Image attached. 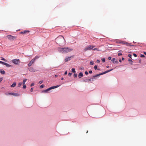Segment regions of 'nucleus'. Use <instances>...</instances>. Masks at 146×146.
<instances>
[{
  "mask_svg": "<svg viewBox=\"0 0 146 146\" xmlns=\"http://www.w3.org/2000/svg\"><path fill=\"white\" fill-rule=\"evenodd\" d=\"M16 85V82H14L13 84L11 86V87H15Z\"/></svg>",
  "mask_w": 146,
  "mask_h": 146,
  "instance_id": "16",
  "label": "nucleus"
},
{
  "mask_svg": "<svg viewBox=\"0 0 146 146\" xmlns=\"http://www.w3.org/2000/svg\"><path fill=\"white\" fill-rule=\"evenodd\" d=\"M89 73L90 74H91L92 73V70H90L89 71Z\"/></svg>",
  "mask_w": 146,
  "mask_h": 146,
  "instance_id": "47",
  "label": "nucleus"
},
{
  "mask_svg": "<svg viewBox=\"0 0 146 146\" xmlns=\"http://www.w3.org/2000/svg\"><path fill=\"white\" fill-rule=\"evenodd\" d=\"M67 71H66L65 73H64V75H66L67 74Z\"/></svg>",
  "mask_w": 146,
  "mask_h": 146,
  "instance_id": "49",
  "label": "nucleus"
},
{
  "mask_svg": "<svg viewBox=\"0 0 146 146\" xmlns=\"http://www.w3.org/2000/svg\"><path fill=\"white\" fill-rule=\"evenodd\" d=\"M119 62H121V59H119Z\"/></svg>",
  "mask_w": 146,
  "mask_h": 146,
  "instance_id": "51",
  "label": "nucleus"
},
{
  "mask_svg": "<svg viewBox=\"0 0 146 146\" xmlns=\"http://www.w3.org/2000/svg\"><path fill=\"white\" fill-rule=\"evenodd\" d=\"M43 82V81H40L39 82V83L40 84H41L42 82Z\"/></svg>",
  "mask_w": 146,
  "mask_h": 146,
  "instance_id": "34",
  "label": "nucleus"
},
{
  "mask_svg": "<svg viewBox=\"0 0 146 146\" xmlns=\"http://www.w3.org/2000/svg\"><path fill=\"white\" fill-rule=\"evenodd\" d=\"M121 41V40H117V41H116V42L117 43L121 44V43H120Z\"/></svg>",
  "mask_w": 146,
  "mask_h": 146,
  "instance_id": "29",
  "label": "nucleus"
},
{
  "mask_svg": "<svg viewBox=\"0 0 146 146\" xmlns=\"http://www.w3.org/2000/svg\"><path fill=\"white\" fill-rule=\"evenodd\" d=\"M29 31H24L21 32L20 33V34H25V33H29Z\"/></svg>",
  "mask_w": 146,
  "mask_h": 146,
  "instance_id": "13",
  "label": "nucleus"
},
{
  "mask_svg": "<svg viewBox=\"0 0 146 146\" xmlns=\"http://www.w3.org/2000/svg\"><path fill=\"white\" fill-rule=\"evenodd\" d=\"M94 68L95 69V70H96L97 69V66H96V65H95L94 66Z\"/></svg>",
  "mask_w": 146,
  "mask_h": 146,
  "instance_id": "32",
  "label": "nucleus"
},
{
  "mask_svg": "<svg viewBox=\"0 0 146 146\" xmlns=\"http://www.w3.org/2000/svg\"><path fill=\"white\" fill-rule=\"evenodd\" d=\"M4 65H5L7 67H9L11 66V65H10L9 64L7 63H6L5 62V63Z\"/></svg>",
  "mask_w": 146,
  "mask_h": 146,
  "instance_id": "19",
  "label": "nucleus"
},
{
  "mask_svg": "<svg viewBox=\"0 0 146 146\" xmlns=\"http://www.w3.org/2000/svg\"><path fill=\"white\" fill-rule=\"evenodd\" d=\"M93 50H98V49L97 48H94L93 49Z\"/></svg>",
  "mask_w": 146,
  "mask_h": 146,
  "instance_id": "33",
  "label": "nucleus"
},
{
  "mask_svg": "<svg viewBox=\"0 0 146 146\" xmlns=\"http://www.w3.org/2000/svg\"><path fill=\"white\" fill-rule=\"evenodd\" d=\"M58 76V75H55V77H57Z\"/></svg>",
  "mask_w": 146,
  "mask_h": 146,
  "instance_id": "50",
  "label": "nucleus"
},
{
  "mask_svg": "<svg viewBox=\"0 0 146 146\" xmlns=\"http://www.w3.org/2000/svg\"><path fill=\"white\" fill-rule=\"evenodd\" d=\"M56 40L57 44H60L63 42V40H65V39L62 36H60L56 38Z\"/></svg>",
  "mask_w": 146,
  "mask_h": 146,
  "instance_id": "2",
  "label": "nucleus"
},
{
  "mask_svg": "<svg viewBox=\"0 0 146 146\" xmlns=\"http://www.w3.org/2000/svg\"><path fill=\"white\" fill-rule=\"evenodd\" d=\"M133 55L135 57H136L137 56V55L135 54H133Z\"/></svg>",
  "mask_w": 146,
  "mask_h": 146,
  "instance_id": "42",
  "label": "nucleus"
},
{
  "mask_svg": "<svg viewBox=\"0 0 146 146\" xmlns=\"http://www.w3.org/2000/svg\"><path fill=\"white\" fill-rule=\"evenodd\" d=\"M0 72L2 74H4L5 73V71L3 69H0Z\"/></svg>",
  "mask_w": 146,
  "mask_h": 146,
  "instance_id": "17",
  "label": "nucleus"
},
{
  "mask_svg": "<svg viewBox=\"0 0 146 146\" xmlns=\"http://www.w3.org/2000/svg\"><path fill=\"white\" fill-rule=\"evenodd\" d=\"M122 55V54L121 52H119L118 54V55L119 56Z\"/></svg>",
  "mask_w": 146,
  "mask_h": 146,
  "instance_id": "28",
  "label": "nucleus"
},
{
  "mask_svg": "<svg viewBox=\"0 0 146 146\" xmlns=\"http://www.w3.org/2000/svg\"><path fill=\"white\" fill-rule=\"evenodd\" d=\"M22 83L21 82H20L18 84V87H20L21 85H22Z\"/></svg>",
  "mask_w": 146,
  "mask_h": 146,
  "instance_id": "23",
  "label": "nucleus"
},
{
  "mask_svg": "<svg viewBox=\"0 0 146 146\" xmlns=\"http://www.w3.org/2000/svg\"><path fill=\"white\" fill-rule=\"evenodd\" d=\"M144 54H146V52H144Z\"/></svg>",
  "mask_w": 146,
  "mask_h": 146,
  "instance_id": "58",
  "label": "nucleus"
},
{
  "mask_svg": "<svg viewBox=\"0 0 146 146\" xmlns=\"http://www.w3.org/2000/svg\"><path fill=\"white\" fill-rule=\"evenodd\" d=\"M85 74L86 75H88V73L87 71H86L85 72Z\"/></svg>",
  "mask_w": 146,
  "mask_h": 146,
  "instance_id": "48",
  "label": "nucleus"
},
{
  "mask_svg": "<svg viewBox=\"0 0 146 146\" xmlns=\"http://www.w3.org/2000/svg\"><path fill=\"white\" fill-rule=\"evenodd\" d=\"M26 85H25V84H23V88L24 89H25V88H26Z\"/></svg>",
  "mask_w": 146,
  "mask_h": 146,
  "instance_id": "35",
  "label": "nucleus"
},
{
  "mask_svg": "<svg viewBox=\"0 0 146 146\" xmlns=\"http://www.w3.org/2000/svg\"><path fill=\"white\" fill-rule=\"evenodd\" d=\"M1 60H4L5 61H6V59H5L4 58H3V57L2 58V59H1Z\"/></svg>",
  "mask_w": 146,
  "mask_h": 146,
  "instance_id": "31",
  "label": "nucleus"
},
{
  "mask_svg": "<svg viewBox=\"0 0 146 146\" xmlns=\"http://www.w3.org/2000/svg\"><path fill=\"white\" fill-rule=\"evenodd\" d=\"M72 72L73 73H75L76 72L75 70V68H73L72 69Z\"/></svg>",
  "mask_w": 146,
  "mask_h": 146,
  "instance_id": "22",
  "label": "nucleus"
},
{
  "mask_svg": "<svg viewBox=\"0 0 146 146\" xmlns=\"http://www.w3.org/2000/svg\"><path fill=\"white\" fill-rule=\"evenodd\" d=\"M88 131H87L86 133H88Z\"/></svg>",
  "mask_w": 146,
  "mask_h": 146,
  "instance_id": "59",
  "label": "nucleus"
},
{
  "mask_svg": "<svg viewBox=\"0 0 146 146\" xmlns=\"http://www.w3.org/2000/svg\"><path fill=\"white\" fill-rule=\"evenodd\" d=\"M58 51L62 53H66L69 52L73 50V49L70 47H59L57 48Z\"/></svg>",
  "mask_w": 146,
  "mask_h": 146,
  "instance_id": "1",
  "label": "nucleus"
},
{
  "mask_svg": "<svg viewBox=\"0 0 146 146\" xmlns=\"http://www.w3.org/2000/svg\"><path fill=\"white\" fill-rule=\"evenodd\" d=\"M113 70V69H111V70H107L106 71L103 72H102V75L103 74H104L106 73H108L110 71H111L112 70Z\"/></svg>",
  "mask_w": 146,
  "mask_h": 146,
  "instance_id": "14",
  "label": "nucleus"
},
{
  "mask_svg": "<svg viewBox=\"0 0 146 146\" xmlns=\"http://www.w3.org/2000/svg\"><path fill=\"white\" fill-rule=\"evenodd\" d=\"M29 70L31 72H35L37 71L36 70L34 69L33 67H30L29 68Z\"/></svg>",
  "mask_w": 146,
  "mask_h": 146,
  "instance_id": "10",
  "label": "nucleus"
},
{
  "mask_svg": "<svg viewBox=\"0 0 146 146\" xmlns=\"http://www.w3.org/2000/svg\"><path fill=\"white\" fill-rule=\"evenodd\" d=\"M39 56H35V57L33 59V60H34V61H35V60L37 59H38V58H39Z\"/></svg>",
  "mask_w": 146,
  "mask_h": 146,
  "instance_id": "20",
  "label": "nucleus"
},
{
  "mask_svg": "<svg viewBox=\"0 0 146 146\" xmlns=\"http://www.w3.org/2000/svg\"><path fill=\"white\" fill-rule=\"evenodd\" d=\"M84 81L85 82H87V80H84Z\"/></svg>",
  "mask_w": 146,
  "mask_h": 146,
  "instance_id": "56",
  "label": "nucleus"
},
{
  "mask_svg": "<svg viewBox=\"0 0 146 146\" xmlns=\"http://www.w3.org/2000/svg\"><path fill=\"white\" fill-rule=\"evenodd\" d=\"M60 85H57L56 86H52V87H51L47 89H46V90H44V92H48V91L50 90H51V89H54L55 88H58V87H59V86H60Z\"/></svg>",
  "mask_w": 146,
  "mask_h": 146,
  "instance_id": "3",
  "label": "nucleus"
},
{
  "mask_svg": "<svg viewBox=\"0 0 146 146\" xmlns=\"http://www.w3.org/2000/svg\"><path fill=\"white\" fill-rule=\"evenodd\" d=\"M72 74V73H69L68 74V76H71V75Z\"/></svg>",
  "mask_w": 146,
  "mask_h": 146,
  "instance_id": "39",
  "label": "nucleus"
},
{
  "mask_svg": "<svg viewBox=\"0 0 146 146\" xmlns=\"http://www.w3.org/2000/svg\"><path fill=\"white\" fill-rule=\"evenodd\" d=\"M80 69L81 70H83L84 69V68L83 66H81L80 67Z\"/></svg>",
  "mask_w": 146,
  "mask_h": 146,
  "instance_id": "30",
  "label": "nucleus"
},
{
  "mask_svg": "<svg viewBox=\"0 0 146 146\" xmlns=\"http://www.w3.org/2000/svg\"><path fill=\"white\" fill-rule=\"evenodd\" d=\"M102 61L104 62H105V59L104 58H102Z\"/></svg>",
  "mask_w": 146,
  "mask_h": 146,
  "instance_id": "24",
  "label": "nucleus"
},
{
  "mask_svg": "<svg viewBox=\"0 0 146 146\" xmlns=\"http://www.w3.org/2000/svg\"><path fill=\"white\" fill-rule=\"evenodd\" d=\"M122 60H124V58H123V57H122Z\"/></svg>",
  "mask_w": 146,
  "mask_h": 146,
  "instance_id": "53",
  "label": "nucleus"
},
{
  "mask_svg": "<svg viewBox=\"0 0 146 146\" xmlns=\"http://www.w3.org/2000/svg\"><path fill=\"white\" fill-rule=\"evenodd\" d=\"M128 56H129V57L130 58H131V56H132V55H131V54H128Z\"/></svg>",
  "mask_w": 146,
  "mask_h": 146,
  "instance_id": "37",
  "label": "nucleus"
},
{
  "mask_svg": "<svg viewBox=\"0 0 146 146\" xmlns=\"http://www.w3.org/2000/svg\"><path fill=\"white\" fill-rule=\"evenodd\" d=\"M33 88H31V89L30 91L31 92H32L33 91Z\"/></svg>",
  "mask_w": 146,
  "mask_h": 146,
  "instance_id": "40",
  "label": "nucleus"
},
{
  "mask_svg": "<svg viewBox=\"0 0 146 146\" xmlns=\"http://www.w3.org/2000/svg\"><path fill=\"white\" fill-rule=\"evenodd\" d=\"M74 76L75 78H76L77 76V74H74Z\"/></svg>",
  "mask_w": 146,
  "mask_h": 146,
  "instance_id": "26",
  "label": "nucleus"
},
{
  "mask_svg": "<svg viewBox=\"0 0 146 146\" xmlns=\"http://www.w3.org/2000/svg\"><path fill=\"white\" fill-rule=\"evenodd\" d=\"M98 63H99L100 62V60H97L96 61Z\"/></svg>",
  "mask_w": 146,
  "mask_h": 146,
  "instance_id": "43",
  "label": "nucleus"
},
{
  "mask_svg": "<svg viewBox=\"0 0 146 146\" xmlns=\"http://www.w3.org/2000/svg\"><path fill=\"white\" fill-rule=\"evenodd\" d=\"M27 80V79H25L23 80V84H25V82H26Z\"/></svg>",
  "mask_w": 146,
  "mask_h": 146,
  "instance_id": "21",
  "label": "nucleus"
},
{
  "mask_svg": "<svg viewBox=\"0 0 146 146\" xmlns=\"http://www.w3.org/2000/svg\"><path fill=\"white\" fill-rule=\"evenodd\" d=\"M71 58V57L66 58V59H65V61L66 62H67L68 61L70 60Z\"/></svg>",
  "mask_w": 146,
  "mask_h": 146,
  "instance_id": "18",
  "label": "nucleus"
},
{
  "mask_svg": "<svg viewBox=\"0 0 146 146\" xmlns=\"http://www.w3.org/2000/svg\"><path fill=\"white\" fill-rule=\"evenodd\" d=\"M90 64L92 65L94 64V62L92 61H91L90 62Z\"/></svg>",
  "mask_w": 146,
  "mask_h": 146,
  "instance_id": "27",
  "label": "nucleus"
},
{
  "mask_svg": "<svg viewBox=\"0 0 146 146\" xmlns=\"http://www.w3.org/2000/svg\"><path fill=\"white\" fill-rule=\"evenodd\" d=\"M34 85V83H32L31 85V86H33Z\"/></svg>",
  "mask_w": 146,
  "mask_h": 146,
  "instance_id": "45",
  "label": "nucleus"
},
{
  "mask_svg": "<svg viewBox=\"0 0 146 146\" xmlns=\"http://www.w3.org/2000/svg\"><path fill=\"white\" fill-rule=\"evenodd\" d=\"M2 80H3V78H0V83Z\"/></svg>",
  "mask_w": 146,
  "mask_h": 146,
  "instance_id": "41",
  "label": "nucleus"
},
{
  "mask_svg": "<svg viewBox=\"0 0 146 146\" xmlns=\"http://www.w3.org/2000/svg\"><path fill=\"white\" fill-rule=\"evenodd\" d=\"M128 61H129V62H132V60H131V59H128Z\"/></svg>",
  "mask_w": 146,
  "mask_h": 146,
  "instance_id": "46",
  "label": "nucleus"
},
{
  "mask_svg": "<svg viewBox=\"0 0 146 146\" xmlns=\"http://www.w3.org/2000/svg\"><path fill=\"white\" fill-rule=\"evenodd\" d=\"M89 81H90L91 80V79H89L88 80Z\"/></svg>",
  "mask_w": 146,
  "mask_h": 146,
  "instance_id": "52",
  "label": "nucleus"
},
{
  "mask_svg": "<svg viewBox=\"0 0 146 146\" xmlns=\"http://www.w3.org/2000/svg\"><path fill=\"white\" fill-rule=\"evenodd\" d=\"M61 80H64V78H63V77L62 78Z\"/></svg>",
  "mask_w": 146,
  "mask_h": 146,
  "instance_id": "55",
  "label": "nucleus"
},
{
  "mask_svg": "<svg viewBox=\"0 0 146 146\" xmlns=\"http://www.w3.org/2000/svg\"><path fill=\"white\" fill-rule=\"evenodd\" d=\"M111 61L114 63H118V61L115 58H113L111 60Z\"/></svg>",
  "mask_w": 146,
  "mask_h": 146,
  "instance_id": "11",
  "label": "nucleus"
},
{
  "mask_svg": "<svg viewBox=\"0 0 146 146\" xmlns=\"http://www.w3.org/2000/svg\"><path fill=\"white\" fill-rule=\"evenodd\" d=\"M95 47L94 46L89 45L84 49V51H86L88 50H91Z\"/></svg>",
  "mask_w": 146,
  "mask_h": 146,
  "instance_id": "5",
  "label": "nucleus"
},
{
  "mask_svg": "<svg viewBox=\"0 0 146 146\" xmlns=\"http://www.w3.org/2000/svg\"><path fill=\"white\" fill-rule=\"evenodd\" d=\"M12 62L15 64H18L19 63L20 60L19 59H15L12 60Z\"/></svg>",
  "mask_w": 146,
  "mask_h": 146,
  "instance_id": "6",
  "label": "nucleus"
},
{
  "mask_svg": "<svg viewBox=\"0 0 146 146\" xmlns=\"http://www.w3.org/2000/svg\"><path fill=\"white\" fill-rule=\"evenodd\" d=\"M83 76V74L82 73H80L78 75V77L79 78H81Z\"/></svg>",
  "mask_w": 146,
  "mask_h": 146,
  "instance_id": "15",
  "label": "nucleus"
},
{
  "mask_svg": "<svg viewBox=\"0 0 146 146\" xmlns=\"http://www.w3.org/2000/svg\"><path fill=\"white\" fill-rule=\"evenodd\" d=\"M140 57H145V56L143 54H141L140 56Z\"/></svg>",
  "mask_w": 146,
  "mask_h": 146,
  "instance_id": "38",
  "label": "nucleus"
},
{
  "mask_svg": "<svg viewBox=\"0 0 146 146\" xmlns=\"http://www.w3.org/2000/svg\"><path fill=\"white\" fill-rule=\"evenodd\" d=\"M8 38L10 40H14L16 39V37L15 36L9 35L7 36Z\"/></svg>",
  "mask_w": 146,
  "mask_h": 146,
  "instance_id": "4",
  "label": "nucleus"
},
{
  "mask_svg": "<svg viewBox=\"0 0 146 146\" xmlns=\"http://www.w3.org/2000/svg\"><path fill=\"white\" fill-rule=\"evenodd\" d=\"M5 62H2V61H0V63L1 64H3V65H4L5 64Z\"/></svg>",
  "mask_w": 146,
  "mask_h": 146,
  "instance_id": "25",
  "label": "nucleus"
},
{
  "mask_svg": "<svg viewBox=\"0 0 146 146\" xmlns=\"http://www.w3.org/2000/svg\"><path fill=\"white\" fill-rule=\"evenodd\" d=\"M111 57L110 56V57H108V59H109V60H111Z\"/></svg>",
  "mask_w": 146,
  "mask_h": 146,
  "instance_id": "44",
  "label": "nucleus"
},
{
  "mask_svg": "<svg viewBox=\"0 0 146 146\" xmlns=\"http://www.w3.org/2000/svg\"><path fill=\"white\" fill-rule=\"evenodd\" d=\"M102 75V73L98 74H96L92 77V78H95L96 77L100 75Z\"/></svg>",
  "mask_w": 146,
  "mask_h": 146,
  "instance_id": "12",
  "label": "nucleus"
},
{
  "mask_svg": "<svg viewBox=\"0 0 146 146\" xmlns=\"http://www.w3.org/2000/svg\"><path fill=\"white\" fill-rule=\"evenodd\" d=\"M121 44H123L124 45H125L127 46H131L130 44L129 43L125 41H121L120 42Z\"/></svg>",
  "mask_w": 146,
  "mask_h": 146,
  "instance_id": "7",
  "label": "nucleus"
},
{
  "mask_svg": "<svg viewBox=\"0 0 146 146\" xmlns=\"http://www.w3.org/2000/svg\"><path fill=\"white\" fill-rule=\"evenodd\" d=\"M35 62V61H34V60H33V59L28 64V66L29 67L31 66L32 64H33Z\"/></svg>",
  "mask_w": 146,
  "mask_h": 146,
  "instance_id": "9",
  "label": "nucleus"
},
{
  "mask_svg": "<svg viewBox=\"0 0 146 146\" xmlns=\"http://www.w3.org/2000/svg\"><path fill=\"white\" fill-rule=\"evenodd\" d=\"M109 66H106V67H107V68H109Z\"/></svg>",
  "mask_w": 146,
  "mask_h": 146,
  "instance_id": "54",
  "label": "nucleus"
},
{
  "mask_svg": "<svg viewBox=\"0 0 146 146\" xmlns=\"http://www.w3.org/2000/svg\"><path fill=\"white\" fill-rule=\"evenodd\" d=\"M44 87V85H41L40 86V87L41 88H43Z\"/></svg>",
  "mask_w": 146,
  "mask_h": 146,
  "instance_id": "36",
  "label": "nucleus"
},
{
  "mask_svg": "<svg viewBox=\"0 0 146 146\" xmlns=\"http://www.w3.org/2000/svg\"><path fill=\"white\" fill-rule=\"evenodd\" d=\"M97 70H100V69L99 68H98V69L97 68Z\"/></svg>",
  "mask_w": 146,
  "mask_h": 146,
  "instance_id": "57",
  "label": "nucleus"
},
{
  "mask_svg": "<svg viewBox=\"0 0 146 146\" xmlns=\"http://www.w3.org/2000/svg\"><path fill=\"white\" fill-rule=\"evenodd\" d=\"M8 94L9 95H13L16 96H19V94L17 93H8Z\"/></svg>",
  "mask_w": 146,
  "mask_h": 146,
  "instance_id": "8",
  "label": "nucleus"
}]
</instances>
